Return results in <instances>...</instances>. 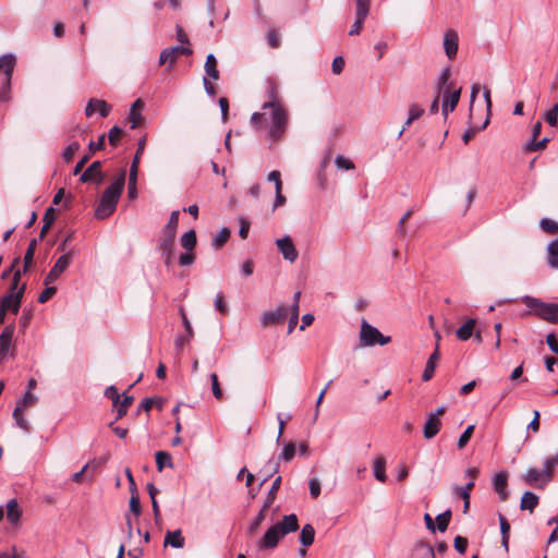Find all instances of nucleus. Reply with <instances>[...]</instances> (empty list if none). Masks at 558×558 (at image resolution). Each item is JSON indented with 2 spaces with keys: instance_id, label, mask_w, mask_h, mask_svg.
<instances>
[{
  "instance_id": "2",
  "label": "nucleus",
  "mask_w": 558,
  "mask_h": 558,
  "mask_svg": "<svg viewBox=\"0 0 558 558\" xmlns=\"http://www.w3.org/2000/svg\"><path fill=\"white\" fill-rule=\"evenodd\" d=\"M125 177L126 171L122 169L114 182L104 191L95 210V217L97 219H106L114 213L124 189Z\"/></svg>"
},
{
  "instance_id": "13",
  "label": "nucleus",
  "mask_w": 558,
  "mask_h": 558,
  "mask_svg": "<svg viewBox=\"0 0 558 558\" xmlns=\"http://www.w3.org/2000/svg\"><path fill=\"white\" fill-rule=\"evenodd\" d=\"M272 526L281 537H284L286 535L299 530V520L296 514L292 513L284 515L281 521L275 523Z\"/></svg>"
},
{
  "instance_id": "14",
  "label": "nucleus",
  "mask_w": 558,
  "mask_h": 558,
  "mask_svg": "<svg viewBox=\"0 0 558 558\" xmlns=\"http://www.w3.org/2000/svg\"><path fill=\"white\" fill-rule=\"evenodd\" d=\"M276 244L284 259L289 260L290 263H293L296 260L299 254L293 244L292 239L289 235L278 239L276 241Z\"/></svg>"
},
{
  "instance_id": "29",
  "label": "nucleus",
  "mask_w": 558,
  "mask_h": 558,
  "mask_svg": "<svg viewBox=\"0 0 558 558\" xmlns=\"http://www.w3.org/2000/svg\"><path fill=\"white\" fill-rule=\"evenodd\" d=\"M538 497L532 492H525L521 497L520 509L533 512L538 505Z\"/></svg>"
},
{
  "instance_id": "41",
  "label": "nucleus",
  "mask_w": 558,
  "mask_h": 558,
  "mask_svg": "<svg viewBox=\"0 0 558 558\" xmlns=\"http://www.w3.org/2000/svg\"><path fill=\"white\" fill-rule=\"evenodd\" d=\"M414 214V209L411 208L409 210H407L403 216L400 218L399 222H398V226H397V230H396V233L399 238H404L407 235V222L411 219V217L413 216Z\"/></svg>"
},
{
  "instance_id": "63",
  "label": "nucleus",
  "mask_w": 558,
  "mask_h": 558,
  "mask_svg": "<svg viewBox=\"0 0 558 558\" xmlns=\"http://www.w3.org/2000/svg\"><path fill=\"white\" fill-rule=\"evenodd\" d=\"M335 162H336V166L340 169H344V170L354 169V163L350 159H348L341 155L336 157Z\"/></svg>"
},
{
  "instance_id": "34",
  "label": "nucleus",
  "mask_w": 558,
  "mask_h": 558,
  "mask_svg": "<svg viewBox=\"0 0 558 558\" xmlns=\"http://www.w3.org/2000/svg\"><path fill=\"white\" fill-rule=\"evenodd\" d=\"M386 459L383 456L376 458L374 462V476L379 482L384 483L387 480L386 475Z\"/></svg>"
},
{
  "instance_id": "61",
  "label": "nucleus",
  "mask_w": 558,
  "mask_h": 558,
  "mask_svg": "<svg viewBox=\"0 0 558 558\" xmlns=\"http://www.w3.org/2000/svg\"><path fill=\"white\" fill-rule=\"evenodd\" d=\"M469 541L466 537L463 536H456L453 539V546L460 554H464L468 548Z\"/></svg>"
},
{
  "instance_id": "22",
  "label": "nucleus",
  "mask_w": 558,
  "mask_h": 558,
  "mask_svg": "<svg viewBox=\"0 0 558 558\" xmlns=\"http://www.w3.org/2000/svg\"><path fill=\"white\" fill-rule=\"evenodd\" d=\"M180 315L182 318L183 326H184V328H186V336H180L175 339V347L178 350H182V348L185 345V343H187L194 335L192 325H191L183 308H180Z\"/></svg>"
},
{
  "instance_id": "19",
  "label": "nucleus",
  "mask_w": 558,
  "mask_h": 558,
  "mask_svg": "<svg viewBox=\"0 0 558 558\" xmlns=\"http://www.w3.org/2000/svg\"><path fill=\"white\" fill-rule=\"evenodd\" d=\"M144 101L138 98L136 99L131 108L129 113V121L131 123V129H137L143 125L144 117L142 116V110L144 109Z\"/></svg>"
},
{
  "instance_id": "50",
  "label": "nucleus",
  "mask_w": 558,
  "mask_h": 558,
  "mask_svg": "<svg viewBox=\"0 0 558 558\" xmlns=\"http://www.w3.org/2000/svg\"><path fill=\"white\" fill-rule=\"evenodd\" d=\"M11 80L12 76H5V80L0 89V102H8L11 99Z\"/></svg>"
},
{
  "instance_id": "21",
  "label": "nucleus",
  "mask_w": 558,
  "mask_h": 558,
  "mask_svg": "<svg viewBox=\"0 0 558 558\" xmlns=\"http://www.w3.org/2000/svg\"><path fill=\"white\" fill-rule=\"evenodd\" d=\"M441 421L435 416L427 414V420L423 427V435L425 439L434 438L441 428Z\"/></svg>"
},
{
  "instance_id": "3",
  "label": "nucleus",
  "mask_w": 558,
  "mask_h": 558,
  "mask_svg": "<svg viewBox=\"0 0 558 558\" xmlns=\"http://www.w3.org/2000/svg\"><path fill=\"white\" fill-rule=\"evenodd\" d=\"M21 277V269H16L13 274L9 292L4 296L0 298V307H3L4 310L11 312L14 315H16L20 311L24 292L26 289V283L20 286Z\"/></svg>"
},
{
  "instance_id": "32",
  "label": "nucleus",
  "mask_w": 558,
  "mask_h": 558,
  "mask_svg": "<svg viewBox=\"0 0 558 558\" xmlns=\"http://www.w3.org/2000/svg\"><path fill=\"white\" fill-rule=\"evenodd\" d=\"M500 523V532H501V545L508 551L509 549V533H510V524L506 517L501 513L498 515Z\"/></svg>"
},
{
  "instance_id": "55",
  "label": "nucleus",
  "mask_w": 558,
  "mask_h": 558,
  "mask_svg": "<svg viewBox=\"0 0 558 558\" xmlns=\"http://www.w3.org/2000/svg\"><path fill=\"white\" fill-rule=\"evenodd\" d=\"M154 405H159V408L161 409V399L160 398L144 399L143 402L140 404L138 411L144 410L146 412H149Z\"/></svg>"
},
{
  "instance_id": "44",
  "label": "nucleus",
  "mask_w": 558,
  "mask_h": 558,
  "mask_svg": "<svg viewBox=\"0 0 558 558\" xmlns=\"http://www.w3.org/2000/svg\"><path fill=\"white\" fill-rule=\"evenodd\" d=\"M451 515H452L451 510H446L445 512H442L436 517L437 530L439 532L444 533L448 529V525L451 520Z\"/></svg>"
},
{
  "instance_id": "52",
  "label": "nucleus",
  "mask_w": 558,
  "mask_h": 558,
  "mask_svg": "<svg viewBox=\"0 0 558 558\" xmlns=\"http://www.w3.org/2000/svg\"><path fill=\"white\" fill-rule=\"evenodd\" d=\"M213 395L217 400H222L223 392L216 373L210 375Z\"/></svg>"
},
{
  "instance_id": "23",
  "label": "nucleus",
  "mask_w": 558,
  "mask_h": 558,
  "mask_svg": "<svg viewBox=\"0 0 558 558\" xmlns=\"http://www.w3.org/2000/svg\"><path fill=\"white\" fill-rule=\"evenodd\" d=\"M440 357V352L438 349V344L436 345L434 352L429 355L427 363L425 365L424 372L422 374V379L424 381H428L433 378L437 361Z\"/></svg>"
},
{
  "instance_id": "33",
  "label": "nucleus",
  "mask_w": 558,
  "mask_h": 558,
  "mask_svg": "<svg viewBox=\"0 0 558 558\" xmlns=\"http://www.w3.org/2000/svg\"><path fill=\"white\" fill-rule=\"evenodd\" d=\"M523 481L527 485H542L543 483V474L535 468L529 469L527 472L523 475Z\"/></svg>"
},
{
  "instance_id": "9",
  "label": "nucleus",
  "mask_w": 558,
  "mask_h": 558,
  "mask_svg": "<svg viewBox=\"0 0 558 558\" xmlns=\"http://www.w3.org/2000/svg\"><path fill=\"white\" fill-rule=\"evenodd\" d=\"M289 314V308L284 305L278 306L275 311L265 312L260 322L264 327L269 325L282 324Z\"/></svg>"
},
{
  "instance_id": "25",
  "label": "nucleus",
  "mask_w": 558,
  "mask_h": 558,
  "mask_svg": "<svg viewBox=\"0 0 558 558\" xmlns=\"http://www.w3.org/2000/svg\"><path fill=\"white\" fill-rule=\"evenodd\" d=\"M476 326V319L470 318L468 319L460 328L457 329L456 335L457 338L461 341L469 340L473 333Z\"/></svg>"
},
{
  "instance_id": "26",
  "label": "nucleus",
  "mask_w": 558,
  "mask_h": 558,
  "mask_svg": "<svg viewBox=\"0 0 558 558\" xmlns=\"http://www.w3.org/2000/svg\"><path fill=\"white\" fill-rule=\"evenodd\" d=\"M205 72L209 78L213 81H218L220 78V73L218 70V62L216 57L210 53L207 56L205 65H204Z\"/></svg>"
},
{
  "instance_id": "7",
  "label": "nucleus",
  "mask_w": 558,
  "mask_h": 558,
  "mask_svg": "<svg viewBox=\"0 0 558 558\" xmlns=\"http://www.w3.org/2000/svg\"><path fill=\"white\" fill-rule=\"evenodd\" d=\"M192 52L193 51L191 48L184 46H174L166 48L160 52L159 64L163 65L168 63V70L170 71L180 56H190L192 54Z\"/></svg>"
},
{
  "instance_id": "24",
  "label": "nucleus",
  "mask_w": 558,
  "mask_h": 558,
  "mask_svg": "<svg viewBox=\"0 0 558 558\" xmlns=\"http://www.w3.org/2000/svg\"><path fill=\"white\" fill-rule=\"evenodd\" d=\"M14 330V325H8L2 330L0 335V357H3L7 354L12 342Z\"/></svg>"
},
{
  "instance_id": "43",
  "label": "nucleus",
  "mask_w": 558,
  "mask_h": 558,
  "mask_svg": "<svg viewBox=\"0 0 558 558\" xmlns=\"http://www.w3.org/2000/svg\"><path fill=\"white\" fill-rule=\"evenodd\" d=\"M178 225H179V211L174 210V211L171 213L169 221L162 228L161 232L171 233V234H175L177 235Z\"/></svg>"
},
{
  "instance_id": "6",
  "label": "nucleus",
  "mask_w": 558,
  "mask_h": 558,
  "mask_svg": "<svg viewBox=\"0 0 558 558\" xmlns=\"http://www.w3.org/2000/svg\"><path fill=\"white\" fill-rule=\"evenodd\" d=\"M105 397L112 401V405L117 411V420L122 418L128 409L133 404L134 398L132 396L124 395L123 400H120V395L114 386H109L105 390Z\"/></svg>"
},
{
  "instance_id": "1",
  "label": "nucleus",
  "mask_w": 558,
  "mask_h": 558,
  "mask_svg": "<svg viewBox=\"0 0 558 558\" xmlns=\"http://www.w3.org/2000/svg\"><path fill=\"white\" fill-rule=\"evenodd\" d=\"M270 100L263 106V113L255 112L251 122L255 128L263 125L266 117L270 118L269 137L274 142H278L283 137L288 125V113L286 109L276 100L275 87L270 90Z\"/></svg>"
},
{
  "instance_id": "46",
  "label": "nucleus",
  "mask_w": 558,
  "mask_h": 558,
  "mask_svg": "<svg viewBox=\"0 0 558 558\" xmlns=\"http://www.w3.org/2000/svg\"><path fill=\"white\" fill-rule=\"evenodd\" d=\"M268 509L269 508H264V506L262 507L258 514L256 515V518L253 520V522L248 526V532L251 534H254L258 530L260 524L265 521L266 513H267Z\"/></svg>"
},
{
  "instance_id": "53",
  "label": "nucleus",
  "mask_w": 558,
  "mask_h": 558,
  "mask_svg": "<svg viewBox=\"0 0 558 558\" xmlns=\"http://www.w3.org/2000/svg\"><path fill=\"white\" fill-rule=\"evenodd\" d=\"M295 450H296V447H295V444L290 441L288 442L284 447H283V450L280 454V458L287 462L291 461L294 456H295Z\"/></svg>"
},
{
  "instance_id": "4",
  "label": "nucleus",
  "mask_w": 558,
  "mask_h": 558,
  "mask_svg": "<svg viewBox=\"0 0 558 558\" xmlns=\"http://www.w3.org/2000/svg\"><path fill=\"white\" fill-rule=\"evenodd\" d=\"M524 304L532 308L537 316L549 322H558V304H547L538 299L532 296H525L523 299Z\"/></svg>"
},
{
  "instance_id": "38",
  "label": "nucleus",
  "mask_w": 558,
  "mask_h": 558,
  "mask_svg": "<svg viewBox=\"0 0 558 558\" xmlns=\"http://www.w3.org/2000/svg\"><path fill=\"white\" fill-rule=\"evenodd\" d=\"M180 243L186 251H193L197 243L196 232L194 230L185 232L181 236Z\"/></svg>"
},
{
  "instance_id": "51",
  "label": "nucleus",
  "mask_w": 558,
  "mask_h": 558,
  "mask_svg": "<svg viewBox=\"0 0 558 558\" xmlns=\"http://www.w3.org/2000/svg\"><path fill=\"white\" fill-rule=\"evenodd\" d=\"M474 429H475V426L474 425H469L465 430L462 433V435L459 437L458 439V448L459 449H463L468 442L470 441L473 433H474Z\"/></svg>"
},
{
  "instance_id": "54",
  "label": "nucleus",
  "mask_w": 558,
  "mask_h": 558,
  "mask_svg": "<svg viewBox=\"0 0 558 558\" xmlns=\"http://www.w3.org/2000/svg\"><path fill=\"white\" fill-rule=\"evenodd\" d=\"M81 145L78 142H73L71 143L69 146L65 147L64 151H63V159L66 161V162H70L74 155L76 154V151H78Z\"/></svg>"
},
{
  "instance_id": "45",
  "label": "nucleus",
  "mask_w": 558,
  "mask_h": 558,
  "mask_svg": "<svg viewBox=\"0 0 558 558\" xmlns=\"http://www.w3.org/2000/svg\"><path fill=\"white\" fill-rule=\"evenodd\" d=\"M554 464L549 460L545 461L544 470L541 471V473L543 474V483L542 485H537V488H543L548 482L551 481L554 476Z\"/></svg>"
},
{
  "instance_id": "10",
  "label": "nucleus",
  "mask_w": 558,
  "mask_h": 558,
  "mask_svg": "<svg viewBox=\"0 0 558 558\" xmlns=\"http://www.w3.org/2000/svg\"><path fill=\"white\" fill-rule=\"evenodd\" d=\"M175 236V234L161 232V236L159 239L158 246L167 266L172 262Z\"/></svg>"
},
{
  "instance_id": "59",
  "label": "nucleus",
  "mask_w": 558,
  "mask_h": 558,
  "mask_svg": "<svg viewBox=\"0 0 558 558\" xmlns=\"http://www.w3.org/2000/svg\"><path fill=\"white\" fill-rule=\"evenodd\" d=\"M57 292V288L52 286H46V289L41 291V293L38 296L39 303H46L49 301Z\"/></svg>"
},
{
  "instance_id": "16",
  "label": "nucleus",
  "mask_w": 558,
  "mask_h": 558,
  "mask_svg": "<svg viewBox=\"0 0 558 558\" xmlns=\"http://www.w3.org/2000/svg\"><path fill=\"white\" fill-rule=\"evenodd\" d=\"M96 111H98L102 118H106L111 111V106L102 99L92 98L86 105L85 114L86 117H90Z\"/></svg>"
},
{
  "instance_id": "40",
  "label": "nucleus",
  "mask_w": 558,
  "mask_h": 558,
  "mask_svg": "<svg viewBox=\"0 0 558 558\" xmlns=\"http://www.w3.org/2000/svg\"><path fill=\"white\" fill-rule=\"evenodd\" d=\"M23 410L24 409L22 408V405L17 404L13 411V418L20 428L24 429L25 432H29L31 426H29V423L25 420V417L23 415Z\"/></svg>"
},
{
  "instance_id": "18",
  "label": "nucleus",
  "mask_w": 558,
  "mask_h": 558,
  "mask_svg": "<svg viewBox=\"0 0 558 558\" xmlns=\"http://www.w3.org/2000/svg\"><path fill=\"white\" fill-rule=\"evenodd\" d=\"M281 535L277 532L276 529H274V526L271 525L267 531L266 533L264 534V536L259 539L258 544H257V547L258 549L260 550H265V549H274L278 546L280 539H281Z\"/></svg>"
},
{
  "instance_id": "48",
  "label": "nucleus",
  "mask_w": 558,
  "mask_h": 558,
  "mask_svg": "<svg viewBox=\"0 0 558 558\" xmlns=\"http://www.w3.org/2000/svg\"><path fill=\"white\" fill-rule=\"evenodd\" d=\"M539 226H541L542 230L548 234H557L558 233V222H556L551 219L543 218L539 221Z\"/></svg>"
},
{
  "instance_id": "49",
  "label": "nucleus",
  "mask_w": 558,
  "mask_h": 558,
  "mask_svg": "<svg viewBox=\"0 0 558 558\" xmlns=\"http://www.w3.org/2000/svg\"><path fill=\"white\" fill-rule=\"evenodd\" d=\"M124 132L121 128L119 126H113L110 129L109 133H108V141H109V144L113 147L118 146L120 140L122 138Z\"/></svg>"
},
{
  "instance_id": "28",
  "label": "nucleus",
  "mask_w": 558,
  "mask_h": 558,
  "mask_svg": "<svg viewBox=\"0 0 558 558\" xmlns=\"http://www.w3.org/2000/svg\"><path fill=\"white\" fill-rule=\"evenodd\" d=\"M163 545L171 546L174 548H182L184 546V537L182 536L181 530L167 532Z\"/></svg>"
},
{
  "instance_id": "20",
  "label": "nucleus",
  "mask_w": 558,
  "mask_h": 558,
  "mask_svg": "<svg viewBox=\"0 0 558 558\" xmlns=\"http://www.w3.org/2000/svg\"><path fill=\"white\" fill-rule=\"evenodd\" d=\"M493 486L495 492L499 495L501 501H506L509 497V493L507 490L508 486V475L506 472H499L495 475L493 480Z\"/></svg>"
},
{
  "instance_id": "15",
  "label": "nucleus",
  "mask_w": 558,
  "mask_h": 558,
  "mask_svg": "<svg viewBox=\"0 0 558 558\" xmlns=\"http://www.w3.org/2000/svg\"><path fill=\"white\" fill-rule=\"evenodd\" d=\"M458 47H459L458 33L453 29H448L444 36V49H445L446 56L450 60H453L457 57Z\"/></svg>"
},
{
  "instance_id": "37",
  "label": "nucleus",
  "mask_w": 558,
  "mask_h": 558,
  "mask_svg": "<svg viewBox=\"0 0 558 558\" xmlns=\"http://www.w3.org/2000/svg\"><path fill=\"white\" fill-rule=\"evenodd\" d=\"M281 476H277L275 481L272 482V485L267 494L266 500L264 501V508H270L276 499V495L278 490L280 489L281 485Z\"/></svg>"
},
{
  "instance_id": "42",
  "label": "nucleus",
  "mask_w": 558,
  "mask_h": 558,
  "mask_svg": "<svg viewBox=\"0 0 558 558\" xmlns=\"http://www.w3.org/2000/svg\"><path fill=\"white\" fill-rule=\"evenodd\" d=\"M414 558H435L434 549L427 544L416 545L413 554Z\"/></svg>"
},
{
  "instance_id": "39",
  "label": "nucleus",
  "mask_w": 558,
  "mask_h": 558,
  "mask_svg": "<svg viewBox=\"0 0 558 558\" xmlns=\"http://www.w3.org/2000/svg\"><path fill=\"white\" fill-rule=\"evenodd\" d=\"M548 264L551 268H558V238L547 246Z\"/></svg>"
},
{
  "instance_id": "8",
  "label": "nucleus",
  "mask_w": 558,
  "mask_h": 558,
  "mask_svg": "<svg viewBox=\"0 0 558 558\" xmlns=\"http://www.w3.org/2000/svg\"><path fill=\"white\" fill-rule=\"evenodd\" d=\"M71 263V253H64L62 256L58 258L56 264L49 270L48 275L45 278V286H49L53 283L62 272L70 266Z\"/></svg>"
},
{
  "instance_id": "27",
  "label": "nucleus",
  "mask_w": 558,
  "mask_h": 558,
  "mask_svg": "<svg viewBox=\"0 0 558 558\" xmlns=\"http://www.w3.org/2000/svg\"><path fill=\"white\" fill-rule=\"evenodd\" d=\"M22 517V510L16 499H11L7 504V518L12 524H17Z\"/></svg>"
},
{
  "instance_id": "60",
  "label": "nucleus",
  "mask_w": 558,
  "mask_h": 558,
  "mask_svg": "<svg viewBox=\"0 0 558 558\" xmlns=\"http://www.w3.org/2000/svg\"><path fill=\"white\" fill-rule=\"evenodd\" d=\"M356 15L367 16L369 12L371 0H355Z\"/></svg>"
},
{
  "instance_id": "64",
  "label": "nucleus",
  "mask_w": 558,
  "mask_h": 558,
  "mask_svg": "<svg viewBox=\"0 0 558 558\" xmlns=\"http://www.w3.org/2000/svg\"><path fill=\"white\" fill-rule=\"evenodd\" d=\"M423 113L424 109L417 104H412L409 108V118L413 121L420 119Z\"/></svg>"
},
{
  "instance_id": "47",
  "label": "nucleus",
  "mask_w": 558,
  "mask_h": 558,
  "mask_svg": "<svg viewBox=\"0 0 558 558\" xmlns=\"http://www.w3.org/2000/svg\"><path fill=\"white\" fill-rule=\"evenodd\" d=\"M231 231L229 228H222L216 239L213 241V245L219 250L229 240Z\"/></svg>"
},
{
  "instance_id": "36",
  "label": "nucleus",
  "mask_w": 558,
  "mask_h": 558,
  "mask_svg": "<svg viewBox=\"0 0 558 558\" xmlns=\"http://www.w3.org/2000/svg\"><path fill=\"white\" fill-rule=\"evenodd\" d=\"M37 247V240L34 239L29 242L28 247L26 250L25 256H24V265H23V272H26L29 270V268L33 265L34 255Z\"/></svg>"
},
{
  "instance_id": "30",
  "label": "nucleus",
  "mask_w": 558,
  "mask_h": 558,
  "mask_svg": "<svg viewBox=\"0 0 558 558\" xmlns=\"http://www.w3.org/2000/svg\"><path fill=\"white\" fill-rule=\"evenodd\" d=\"M15 63L16 59L13 54H4L0 57V71H3L5 76H12Z\"/></svg>"
},
{
  "instance_id": "31",
  "label": "nucleus",
  "mask_w": 558,
  "mask_h": 558,
  "mask_svg": "<svg viewBox=\"0 0 558 558\" xmlns=\"http://www.w3.org/2000/svg\"><path fill=\"white\" fill-rule=\"evenodd\" d=\"M156 465L157 470L161 472L165 468L173 469L172 458L167 451H157L156 452Z\"/></svg>"
},
{
  "instance_id": "62",
  "label": "nucleus",
  "mask_w": 558,
  "mask_h": 558,
  "mask_svg": "<svg viewBox=\"0 0 558 558\" xmlns=\"http://www.w3.org/2000/svg\"><path fill=\"white\" fill-rule=\"evenodd\" d=\"M215 307L219 313H221L223 315H226L228 313V306L225 302L223 293H221V292L217 293L216 300H215Z\"/></svg>"
},
{
  "instance_id": "56",
  "label": "nucleus",
  "mask_w": 558,
  "mask_h": 558,
  "mask_svg": "<svg viewBox=\"0 0 558 558\" xmlns=\"http://www.w3.org/2000/svg\"><path fill=\"white\" fill-rule=\"evenodd\" d=\"M289 312H290V319H289V325H288V333H292V331L294 330L295 326L298 325V322H299V312H298V307L296 306H291L289 308Z\"/></svg>"
},
{
  "instance_id": "11",
  "label": "nucleus",
  "mask_w": 558,
  "mask_h": 558,
  "mask_svg": "<svg viewBox=\"0 0 558 558\" xmlns=\"http://www.w3.org/2000/svg\"><path fill=\"white\" fill-rule=\"evenodd\" d=\"M102 166L100 161H94L81 175L80 181L83 183L95 182L96 184H101L105 174L102 172Z\"/></svg>"
},
{
  "instance_id": "12",
  "label": "nucleus",
  "mask_w": 558,
  "mask_h": 558,
  "mask_svg": "<svg viewBox=\"0 0 558 558\" xmlns=\"http://www.w3.org/2000/svg\"><path fill=\"white\" fill-rule=\"evenodd\" d=\"M451 86L452 84L448 85L444 92L442 114L445 118L456 109L461 96V88L451 90Z\"/></svg>"
},
{
  "instance_id": "35",
  "label": "nucleus",
  "mask_w": 558,
  "mask_h": 558,
  "mask_svg": "<svg viewBox=\"0 0 558 558\" xmlns=\"http://www.w3.org/2000/svg\"><path fill=\"white\" fill-rule=\"evenodd\" d=\"M315 530L311 524H305L300 534V542L303 546L308 547L314 543Z\"/></svg>"
},
{
  "instance_id": "5",
  "label": "nucleus",
  "mask_w": 558,
  "mask_h": 558,
  "mask_svg": "<svg viewBox=\"0 0 558 558\" xmlns=\"http://www.w3.org/2000/svg\"><path fill=\"white\" fill-rule=\"evenodd\" d=\"M391 338L384 336L377 328L369 325L366 320L361 324L360 342L362 347H373L375 344L386 345L390 343Z\"/></svg>"
},
{
  "instance_id": "58",
  "label": "nucleus",
  "mask_w": 558,
  "mask_h": 558,
  "mask_svg": "<svg viewBox=\"0 0 558 558\" xmlns=\"http://www.w3.org/2000/svg\"><path fill=\"white\" fill-rule=\"evenodd\" d=\"M37 403V397L32 393V391L27 390L22 399L17 404H21L23 409L33 407Z\"/></svg>"
},
{
  "instance_id": "17",
  "label": "nucleus",
  "mask_w": 558,
  "mask_h": 558,
  "mask_svg": "<svg viewBox=\"0 0 558 558\" xmlns=\"http://www.w3.org/2000/svg\"><path fill=\"white\" fill-rule=\"evenodd\" d=\"M541 131H542V122L537 121L534 125H533V130H532V140L524 146V149L526 151H537V150H543L546 146H547V143H548V138L547 137H544L543 140L541 141H536L537 137L539 136L541 134Z\"/></svg>"
},
{
  "instance_id": "57",
  "label": "nucleus",
  "mask_w": 558,
  "mask_h": 558,
  "mask_svg": "<svg viewBox=\"0 0 558 558\" xmlns=\"http://www.w3.org/2000/svg\"><path fill=\"white\" fill-rule=\"evenodd\" d=\"M545 120L550 126H556L558 121V104L545 113Z\"/></svg>"
}]
</instances>
